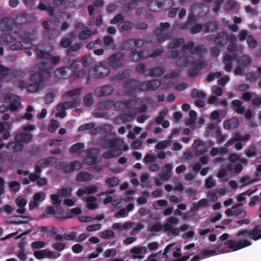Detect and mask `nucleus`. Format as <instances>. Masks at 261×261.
I'll use <instances>...</instances> for the list:
<instances>
[{
  "instance_id": "1",
  "label": "nucleus",
  "mask_w": 261,
  "mask_h": 261,
  "mask_svg": "<svg viewBox=\"0 0 261 261\" xmlns=\"http://www.w3.org/2000/svg\"><path fill=\"white\" fill-rule=\"evenodd\" d=\"M15 19L11 17H5L0 22V28L3 31H9L10 34H3L0 36V43L10 44L12 50H18L23 48L22 41L19 38V35L14 33L18 28Z\"/></svg>"
},
{
  "instance_id": "2",
  "label": "nucleus",
  "mask_w": 261,
  "mask_h": 261,
  "mask_svg": "<svg viewBox=\"0 0 261 261\" xmlns=\"http://www.w3.org/2000/svg\"><path fill=\"white\" fill-rule=\"evenodd\" d=\"M161 85V82L158 80L139 81L134 79H130L123 83V87L125 90L124 93L125 95L133 96L140 92L155 91Z\"/></svg>"
},
{
  "instance_id": "3",
  "label": "nucleus",
  "mask_w": 261,
  "mask_h": 261,
  "mask_svg": "<svg viewBox=\"0 0 261 261\" xmlns=\"http://www.w3.org/2000/svg\"><path fill=\"white\" fill-rule=\"evenodd\" d=\"M46 64L45 62L37 64V71L30 77V81L33 83L28 84L27 87V91L32 93L38 91L41 88L42 83L49 77L50 71Z\"/></svg>"
},
{
  "instance_id": "4",
  "label": "nucleus",
  "mask_w": 261,
  "mask_h": 261,
  "mask_svg": "<svg viewBox=\"0 0 261 261\" xmlns=\"http://www.w3.org/2000/svg\"><path fill=\"white\" fill-rule=\"evenodd\" d=\"M14 19L15 24H18V27L14 33L19 35V38L22 41V43H30L34 40L37 31L34 29L26 30L25 24L29 21L28 15L25 13H21L18 15Z\"/></svg>"
},
{
  "instance_id": "5",
  "label": "nucleus",
  "mask_w": 261,
  "mask_h": 261,
  "mask_svg": "<svg viewBox=\"0 0 261 261\" xmlns=\"http://www.w3.org/2000/svg\"><path fill=\"white\" fill-rule=\"evenodd\" d=\"M236 237L240 239V241L228 240L224 242V245L232 249V251H237L251 245V242L246 240L248 238L251 239L250 230L242 229L237 232Z\"/></svg>"
},
{
  "instance_id": "6",
  "label": "nucleus",
  "mask_w": 261,
  "mask_h": 261,
  "mask_svg": "<svg viewBox=\"0 0 261 261\" xmlns=\"http://www.w3.org/2000/svg\"><path fill=\"white\" fill-rule=\"evenodd\" d=\"M185 44L184 38L173 39L168 44L169 49H174L181 46V50L184 51L189 50L192 55H199L204 53L206 49L202 45H199L195 46V43L191 41L186 45Z\"/></svg>"
},
{
  "instance_id": "7",
  "label": "nucleus",
  "mask_w": 261,
  "mask_h": 261,
  "mask_svg": "<svg viewBox=\"0 0 261 261\" xmlns=\"http://www.w3.org/2000/svg\"><path fill=\"white\" fill-rule=\"evenodd\" d=\"M169 58L176 59V64L180 67H187L190 65L191 60L193 59L191 56L186 55L184 51L171 50L167 54Z\"/></svg>"
},
{
  "instance_id": "8",
  "label": "nucleus",
  "mask_w": 261,
  "mask_h": 261,
  "mask_svg": "<svg viewBox=\"0 0 261 261\" xmlns=\"http://www.w3.org/2000/svg\"><path fill=\"white\" fill-rule=\"evenodd\" d=\"M196 16L193 13H190L185 23L181 24V28L184 30H189L190 33L196 34L200 32L203 28V25L196 23Z\"/></svg>"
},
{
  "instance_id": "9",
  "label": "nucleus",
  "mask_w": 261,
  "mask_h": 261,
  "mask_svg": "<svg viewBox=\"0 0 261 261\" xmlns=\"http://www.w3.org/2000/svg\"><path fill=\"white\" fill-rule=\"evenodd\" d=\"M171 25L168 22H161L160 27L154 31V35L157 37V41L159 43L169 40L171 38V32L169 30Z\"/></svg>"
},
{
  "instance_id": "10",
  "label": "nucleus",
  "mask_w": 261,
  "mask_h": 261,
  "mask_svg": "<svg viewBox=\"0 0 261 261\" xmlns=\"http://www.w3.org/2000/svg\"><path fill=\"white\" fill-rule=\"evenodd\" d=\"M58 169L62 170L64 173H71L74 170L77 171L82 169L83 165L81 162L75 161L68 163L65 161H61L58 163Z\"/></svg>"
},
{
  "instance_id": "11",
  "label": "nucleus",
  "mask_w": 261,
  "mask_h": 261,
  "mask_svg": "<svg viewBox=\"0 0 261 261\" xmlns=\"http://www.w3.org/2000/svg\"><path fill=\"white\" fill-rule=\"evenodd\" d=\"M0 75L3 78L10 77L13 79H17L25 77L26 73L22 70L11 69L1 65H0Z\"/></svg>"
},
{
  "instance_id": "12",
  "label": "nucleus",
  "mask_w": 261,
  "mask_h": 261,
  "mask_svg": "<svg viewBox=\"0 0 261 261\" xmlns=\"http://www.w3.org/2000/svg\"><path fill=\"white\" fill-rule=\"evenodd\" d=\"M124 53L122 52H117L111 55L108 58L109 66L114 68L122 67L124 64Z\"/></svg>"
},
{
  "instance_id": "13",
  "label": "nucleus",
  "mask_w": 261,
  "mask_h": 261,
  "mask_svg": "<svg viewBox=\"0 0 261 261\" xmlns=\"http://www.w3.org/2000/svg\"><path fill=\"white\" fill-rule=\"evenodd\" d=\"M101 145L103 148L111 149L118 147L124 148V146H127L125 144L122 139L118 137L113 139H104L101 141Z\"/></svg>"
},
{
  "instance_id": "14",
  "label": "nucleus",
  "mask_w": 261,
  "mask_h": 261,
  "mask_svg": "<svg viewBox=\"0 0 261 261\" xmlns=\"http://www.w3.org/2000/svg\"><path fill=\"white\" fill-rule=\"evenodd\" d=\"M190 65L192 69L188 70V75L190 77H194L198 74L200 70L204 69L207 66V63L203 60H196L191 62Z\"/></svg>"
},
{
  "instance_id": "15",
  "label": "nucleus",
  "mask_w": 261,
  "mask_h": 261,
  "mask_svg": "<svg viewBox=\"0 0 261 261\" xmlns=\"http://www.w3.org/2000/svg\"><path fill=\"white\" fill-rule=\"evenodd\" d=\"M140 100L137 96L133 97L130 99L124 100L116 103V110L122 111L125 109H130Z\"/></svg>"
},
{
  "instance_id": "16",
  "label": "nucleus",
  "mask_w": 261,
  "mask_h": 261,
  "mask_svg": "<svg viewBox=\"0 0 261 261\" xmlns=\"http://www.w3.org/2000/svg\"><path fill=\"white\" fill-rule=\"evenodd\" d=\"M110 72L111 70L109 68L100 66L92 68L90 70L89 74L91 77L100 79L108 75Z\"/></svg>"
},
{
  "instance_id": "17",
  "label": "nucleus",
  "mask_w": 261,
  "mask_h": 261,
  "mask_svg": "<svg viewBox=\"0 0 261 261\" xmlns=\"http://www.w3.org/2000/svg\"><path fill=\"white\" fill-rule=\"evenodd\" d=\"M37 58L39 59L45 60L49 62L53 65L57 64L60 60V57L59 56L54 57L50 54L42 50H37Z\"/></svg>"
},
{
  "instance_id": "18",
  "label": "nucleus",
  "mask_w": 261,
  "mask_h": 261,
  "mask_svg": "<svg viewBox=\"0 0 261 261\" xmlns=\"http://www.w3.org/2000/svg\"><path fill=\"white\" fill-rule=\"evenodd\" d=\"M94 150L95 149L91 148L83 151V152L86 153V156L84 160V163L85 164L93 165L97 163L98 156L97 154L94 153Z\"/></svg>"
},
{
  "instance_id": "19",
  "label": "nucleus",
  "mask_w": 261,
  "mask_h": 261,
  "mask_svg": "<svg viewBox=\"0 0 261 261\" xmlns=\"http://www.w3.org/2000/svg\"><path fill=\"white\" fill-rule=\"evenodd\" d=\"M128 149V146H124V148L118 147L112 148L107 151H106L103 154V157L106 159H113L120 156L122 154L123 151H127Z\"/></svg>"
},
{
  "instance_id": "20",
  "label": "nucleus",
  "mask_w": 261,
  "mask_h": 261,
  "mask_svg": "<svg viewBox=\"0 0 261 261\" xmlns=\"http://www.w3.org/2000/svg\"><path fill=\"white\" fill-rule=\"evenodd\" d=\"M13 121L0 122V133H4L2 138L7 140L10 137V129L13 125Z\"/></svg>"
},
{
  "instance_id": "21",
  "label": "nucleus",
  "mask_w": 261,
  "mask_h": 261,
  "mask_svg": "<svg viewBox=\"0 0 261 261\" xmlns=\"http://www.w3.org/2000/svg\"><path fill=\"white\" fill-rule=\"evenodd\" d=\"M130 56L133 61L138 62L149 57V53L146 50L138 51L136 49H134L130 51Z\"/></svg>"
},
{
  "instance_id": "22",
  "label": "nucleus",
  "mask_w": 261,
  "mask_h": 261,
  "mask_svg": "<svg viewBox=\"0 0 261 261\" xmlns=\"http://www.w3.org/2000/svg\"><path fill=\"white\" fill-rule=\"evenodd\" d=\"M215 44L218 47H223L229 41V36L227 32L222 31L218 33L216 35Z\"/></svg>"
},
{
  "instance_id": "23",
  "label": "nucleus",
  "mask_w": 261,
  "mask_h": 261,
  "mask_svg": "<svg viewBox=\"0 0 261 261\" xmlns=\"http://www.w3.org/2000/svg\"><path fill=\"white\" fill-rule=\"evenodd\" d=\"M33 138V136L30 133H27L25 132H20L16 133L15 135V141L28 144L32 141Z\"/></svg>"
},
{
  "instance_id": "24",
  "label": "nucleus",
  "mask_w": 261,
  "mask_h": 261,
  "mask_svg": "<svg viewBox=\"0 0 261 261\" xmlns=\"http://www.w3.org/2000/svg\"><path fill=\"white\" fill-rule=\"evenodd\" d=\"M133 119V115L129 112L128 113H123L116 117L114 119V122L116 124H120L131 121Z\"/></svg>"
},
{
  "instance_id": "25",
  "label": "nucleus",
  "mask_w": 261,
  "mask_h": 261,
  "mask_svg": "<svg viewBox=\"0 0 261 261\" xmlns=\"http://www.w3.org/2000/svg\"><path fill=\"white\" fill-rule=\"evenodd\" d=\"M236 55H231L229 54H226L223 59V62L225 64V70L227 72L231 71L232 66V61L233 60H236Z\"/></svg>"
},
{
  "instance_id": "26",
  "label": "nucleus",
  "mask_w": 261,
  "mask_h": 261,
  "mask_svg": "<svg viewBox=\"0 0 261 261\" xmlns=\"http://www.w3.org/2000/svg\"><path fill=\"white\" fill-rule=\"evenodd\" d=\"M114 91L112 86L104 85L96 89V93L98 97L108 96L111 94Z\"/></svg>"
},
{
  "instance_id": "27",
  "label": "nucleus",
  "mask_w": 261,
  "mask_h": 261,
  "mask_svg": "<svg viewBox=\"0 0 261 261\" xmlns=\"http://www.w3.org/2000/svg\"><path fill=\"white\" fill-rule=\"evenodd\" d=\"M130 251L133 254V258L141 259L143 258V256L141 255V253H145L147 252V249L145 247L136 246L132 248Z\"/></svg>"
},
{
  "instance_id": "28",
  "label": "nucleus",
  "mask_w": 261,
  "mask_h": 261,
  "mask_svg": "<svg viewBox=\"0 0 261 261\" xmlns=\"http://www.w3.org/2000/svg\"><path fill=\"white\" fill-rule=\"evenodd\" d=\"M148 74H145L146 76L150 77H159L163 75L165 73V70L161 67H155L147 70Z\"/></svg>"
},
{
  "instance_id": "29",
  "label": "nucleus",
  "mask_w": 261,
  "mask_h": 261,
  "mask_svg": "<svg viewBox=\"0 0 261 261\" xmlns=\"http://www.w3.org/2000/svg\"><path fill=\"white\" fill-rule=\"evenodd\" d=\"M231 108L236 112L240 114H243L245 108L242 107V102L238 99L233 100L231 102Z\"/></svg>"
},
{
  "instance_id": "30",
  "label": "nucleus",
  "mask_w": 261,
  "mask_h": 261,
  "mask_svg": "<svg viewBox=\"0 0 261 261\" xmlns=\"http://www.w3.org/2000/svg\"><path fill=\"white\" fill-rule=\"evenodd\" d=\"M98 108L101 110H109L112 108L116 109V103L112 100H107L99 102L97 105Z\"/></svg>"
},
{
  "instance_id": "31",
  "label": "nucleus",
  "mask_w": 261,
  "mask_h": 261,
  "mask_svg": "<svg viewBox=\"0 0 261 261\" xmlns=\"http://www.w3.org/2000/svg\"><path fill=\"white\" fill-rule=\"evenodd\" d=\"M7 148L15 152H19L22 150L24 145L20 142L16 141L9 142L7 144Z\"/></svg>"
},
{
  "instance_id": "32",
  "label": "nucleus",
  "mask_w": 261,
  "mask_h": 261,
  "mask_svg": "<svg viewBox=\"0 0 261 261\" xmlns=\"http://www.w3.org/2000/svg\"><path fill=\"white\" fill-rule=\"evenodd\" d=\"M94 176L85 171L79 172L76 176V180L80 182H85L92 180Z\"/></svg>"
},
{
  "instance_id": "33",
  "label": "nucleus",
  "mask_w": 261,
  "mask_h": 261,
  "mask_svg": "<svg viewBox=\"0 0 261 261\" xmlns=\"http://www.w3.org/2000/svg\"><path fill=\"white\" fill-rule=\"evenodd\" d=\"M250 231L251 240L256 241L261 239V224L256 225Z\"/></svg>"
},
{
  "instance_id": "34",
  "label": "nucleus",
  "mask_w": 261,
  "mask_h": 261,
  "mask_svg": "<svg viewBox=\"0 0 261 261\" xmlns=\"http://www.w3.org/2000/svg\"><path fill=\"white\" fill-rule=\"evenodd\" d=\"M96 33V32H92L88 27H86L85 29L80 32L78 37L80 40H85L90 38L92 35H95Z\"/></svg>"
},
{
  "instance_id": "35",
  "label": "nucleus",
  "mask_w": 261,
  "mask_h": 261,
  "mask_svg": "<svg viewBox=\"0 0 261 261\" xmlns=\"http://www.w3.org/2000/svg\"><path fill=\"white\" fill-rule=\"evenodd\" d=\"M239 125V120L237 118H232L224 123V127L225 129H231L237 127Z\"/></svg>"
},
{
  "instance_id": "36",
  "label": "nucleus",
  "mask_w": 261,
  "mask_h": 261,
  "mask_svg": "<svg viewBox=\"0 0 261 261\" xmlns=\"http://www.w3.org/2000/svg\"><path fill=\"white\" fill-rule=\"evenodd\" d=\"M70 70L68 67H62L58 68L55 71V75L58 79H67L68 76V71Z\"/></svg>"
},
{
  "instance_id": "37",
  "label": "nucleus",
  "mask_w": 261,
  "mask_h": 261,
  "mask_svg": "<svg viewBox=\"0 0 261 261\" xmlns=\"http://www.w3.org/2000/svg\"><path fill=\"white\" fill-rule=\"evenodd\" d=\"M219 28V25L216 21H210L203 25V32L205 33L213 32Z\"/></svg>"
},
{
  "instance_id": "38",
  "label": "nucleus",
  "mask_w": 261,
  "mask_h": 261,
  "mask_svg": "<svg viewBox=\"0 0 261 261\" xmlns=\"http://www.w3.org/2000/svg\"><path fill=\"white\" fill-rule=\"evenodd\" d=\"M37 9L42 10V11H47L48 15L50 16H54L55 15L56 9L54 7H47L45 4L42 3H40L37 6Z\"/></svg>"
},
{
  "instance_id": "39",
  "label": "nucleus",
  "mask_w": 261,
  "mask_h": 261,
  "mask_svg": "<svg viewBox=\"0 0 261 261\" xmlns=\"http://www.w3.org/2000/svg\"><path fill=\"white\" fill-rule=\"evenodd\" d=\"M81 62L84 67H89L93 66L94 63V60L90 55H86L82 58Z\"/></svg>"
},
{
  "instance_id": "40",
  "label": "nucleus",
  "mask_w": 261,
  "mask_h": 261,
  "mask_svg": "<svg viewBox=\"0 0 261 261\" xmlns=\"http://www.w3.org/2000/svg\"><path fill=\"white\" fill-rule=\"evenodd\" d=\"M59 34V31L56 29H50L45 33H43V37L48 39H54L57 38Z\"/></svg>"
},
{
  "instance_id": "41",
  "label": "nucleus",
  "mask_w": 261,
  "mask_h": 261,
  "mask_svg": "<svg viewBox=\"0 0 261 261\" xmlns=\"http://www.w3.org/2000/svg\"><path fill=\"white\" fill-rule=\"evenodd\" d=\"M65 106V109H71L77 107L81 102V99L79 97H74L71 101L63 102Z\"/></svg>"
},
{
  "instance_id": "42",
  "label": "nucleus",
  "mask_w": 261,
  "mask_h": 261,
  "mask_svg": "<svg viewBox=\"0 0 261 261\" xmlns=\"http://www.w3.org/2000/svg\"><path fill=\"white\" fill-rule=\"evenodd\" d=\"M151 1L149 3L148 5V8L151 11H156L157 9L155 8H154V6L156 7L157 9H161L163 6V4L161 1H153L150 0Z\"/></svg>"
},
{
  "instance_id": "43",
  "label": "nucleus",
  "mask_w": 261,
  "mask_h": 261,
  "mask_svg": "<svg viewBox=\"0 0 261 261\" xmlns=\"http://www.w3.org/2000/svg\"><path fill=\"white\" fill-rule=\"evenodd\" d=\"M40 161L46 167L53 166L57 161V159L55 156H50L40 159Z\"/></svg>"
},
{
  "instance_id": "44",
  "label": "nucleus",
  "mask_w": 261,
  "mask_h": 261,
  "mask_svg": "<svg viewBox=\"0 0 261 261\" xmlns=\"http://www.w3.org/2000/svg\"><path fill=\"white\" fill-rule=\"evenodd\" d=\"M84 147L85 144L83 143H76L70 147L69 152L71 154L76 153L80 151Z\"/></svg>"
},
{
  "instance_id": "45",
  "label": "nucleus",
  "mask_w": 261,
  "mask_h": 261,
  "mask_svg": "<svg viewBox=\"0 0 261 261\" xmlns=\"http://www.w3.org/2000/svg\"><path fill=\"white\" fill-rule=\"evenodd\" d=\"M245 152L246 155L249 158L256 156L257 150L255 145L254 144H251L245 150Z\"/></svg>"
},
{
  "instance_id": "46",
  "label": "nucleus",
  "mask_w": 261,
  "mask_h": 261,
  "mask_svg": "<svg viewBox=\"0 0 261 261\" xmlns=\"http://www.w3.org/2000/svg\"><path fill=\"white\" fill-rule=\"evenodd\" d=\"M20 105V98L17 96L10 102L9 108L11 111L15 112L18 110Z\"/></svg>"
},
{
  "instance_id": "47",
  "label": "nucleus",
  "mask_w": 261,
  "mask_h": 261,
  "mask_svg": "<svg viewBox=\"0 0 261 261\" xmlns=\"http://www.w3.org/2000/svg\"><path fill=\"white\" fill-rule=\"evenodd\" d=\"M96 198L94 196L87 197L86 201L87 202V207L90 210H95L98 208V205L93 202L96 201Z\"/></svg>"
},
{
  "instance_id": "48",
  "label": "nucleus",
  "mask_w": 261,
  "mask_h": 261,
  "mask_svg": "<svg viewBox=\"0 0 261 261\" xmlns=\"http://www.w3.org/2000/svg\"><path fill=\"white\" fill-rule=\"evenodd\" d=\"M119 182V179L115 176L108 178L105 181L109 187H115L118 185Z\"/></svg>"
},
{
  "instance_id": "49",
  "label": "nucleus",
  "mask_w": 261,
  "mask_h": 261,
  "mask_svg": "<svg viewBox=\"0 0 261 261\" xmlns=\"http://www.w3.org/2000/svg\"><path fill=\"white\" fill-rule=\"evenodd\" d=\"M238 62L244 67H247L251 63V58L246 55L242 56L238 60Z\"/></svg>"
},
{
  "instance_id": "50",
  "label": "nucleus",
  "mask_w": 261,
  "mask_h": 261,
  "mask_svg": "<svg viewBox=\"0 0 261 261\" xmlns=\"http://www.w3.org/2000/svg\"><path fill=\"white\" fill-rule=\"evenodd\" d=\"M205 94L202 91L198 90L197 89H193L191 93V96L193 98H204L205 97Z\"/></svg>"
},
{
  "instance_id": "51",
  "label": "nucleus",
  "mask_w": 261,
  "mask_h": 261,
  "mask_svg": "<svg viewBox=\"0 0 261 261\" xmlns=\"http://www.w3.org/2000/svg\"><path fill=\"white\" fill-rule=\"evenodd\" d=\"M81 45L79 44H75L72 46L70 45L67 50L66 55L68 57L74 56V53L79 51Z\"/></svg>"
},
{
  "instance_id": "52",
  "label": "nucleus",
  "mask_w": 261,
  "mask_h": 261,
  "mask_svg": "<svg viewBox=\"0 0 261 261\" xmlns=\"http://www.w3.org/2000/svg\"><path fill=\"white\" fill-rule=\"evenodd\" d=\"M72 189L70 188H61L58 191V194L61 197H68L71 196Z\"/></svg>"
},
{
  "instance_id": "53",
  "label": "nucleus",
  "mask_w": 261,
  "mask_h": 261,
  "mask_svg": "<svg viewBox=\"0 0 261 261\" xmlns=\"http://www.w3.org/2000/svg\"><path fill=\"white\" fill-rule=\"evenodd\" d=\"M216 254V251L214 250L204 249L199 252V255L203 258H205L208 256H213Z\"/></svg>"
},
{
  "instance_id": "54",
  "label": "nucleus",
  "mask_w": 261,
  "mask_h": 261,
  "mask_svg": "<svg viewBox=\"0 0 261 261\" xmlns=\"http://www.w3.org/2000/svg\"><path fill=\"white\" fill-rule=\"evenodd\" d=\"M134 46L133 39H130L124 41L122 44V49L124 50L133 49Z\"/></svg>"
},
{
  "instance_id": "55",
  "label": "nucleus",
  "mask_w": 261,
  "mask_h": 261,
  "mask_svg": "<svg viewBox=\"0 0 261 261\" xmlns=\"http://www.w3.org/2000/svg\"><path fill=\"white\" fill-rule=\"evenodd\" d=\"M215 137L217 138V142L219 143L224 142L227 138L225 135L222 134L221 130L220 128H217L215 132Z\"/></svg>"
},
{
  "instance_id": "56",
  "label": "nucleus",
  "mask_w": 261,
  "mask_h": 261,
  "mask_svg": "<svg viewBox=\"0 0 261 261\" xmlns=\"http://www.w3.org/2000/svg\"><path fill=\"white\" fill-rule=\"evenodd\" d=\"M134 26V23L130 21H123L120 30L122 32L128 31L132 30Z\"/></svg>"
},
{
  "instance_id": "57",
  "label": "nucleus",
  "mask_w": 261,
  "mask_h": 261,
  "mask_svg": "<svg viewBox=\"0 0 261 261\" xmlns=\"http://www.w3.org/2000/svg\"><path fill=\"white\" fill-rule=\"evenodd\" d=\"M65 17H66V19H68L71 17V15L70 13L66 14V13H58L55 16V22L56 23H59L61 22L60 19H63Z\"/></svg>"
},
{
  "instance_id": "58",
  "label": "nucleus",
  "mask_w": 261,
  "mask_h": 261,
  "mask_svg": "<svg viewBox=\"0 0 261 261\" xmlns=\"http://www.w3.org/2000/svg\"><path fill=\"white\" fill-rule=\"evenodd\" d=\"M82 88H76L73 90H69L66 92L65 96L66 97H73L74 96L79 95L81 94Z\"/></svg>"
},
{
  "instance_id": "59",
  "label": "nucleus",
  "mask_w": 261,
  "mask_h": 261,
  "mask_svg": "<svg viewBox=\"0 0 261 261\" xmlns=\"http://www.w3.org/2000/svg\"><path fill=\"white\" fill-rule=\"evenodd\" d=\"M95 125V123L94 122H90L88 123H86L84 124H83L78 128V131L79 132H82L86 130H88L90 129H92L94 127Z\"/></svg>"
},
{
  "instance_id": "60",
  "label": "nucleus",
  "mask_w": 261,
  "mask_h": 261,
  "mask_svg": "<svg viewBox=\"0 0 261 261\" xmlns=\"http://www.w3.org/2000/svg\"><path fill=\"white\" fill-rule=\"evenodd\" d=\"M247 42L249 47L251 48H254L257 45L256 41L252 35L248 36L247 37Z\"/></svg>"
},
{
  "instance_id": "61",
  "label": "nucleus",
  "mask_w": 261,
  "mask_h": 261,
  "mask_svg": "<svg viewBox=\"0 0 261 261\" xmlns=\"http://www.w3.org/2000/svg\"><path fill=\"white\" fill-rule=\"evenodd\" d=\"M83 101L86 106L90 107L93 103V98L90 94H88L84 97Z\"/></svg>"
},
{
  "instance_id": "62",
  "label": "nucleus",
  "mask_w": 261,
  "mask_h": 261,
  "mask_svg": "<svg viewBox=\"0 0 261 261\" xmlns=\"http://www.w3.org/2000/svg\"><path fill=\"white\" fill-rule=\"evenodd\" d=\"M222 76L221 72L217 71L213 73H210L207 76L206 80L208 82H212L216 79H219Z\"/></svg>"
},
{
  "instance_id": "63",
  "label": "nucleus",
  "mask_w": 261,
  "mask_h": 261,
  "mask_svg": "<svg viewBox=\"0 0 261 261\" xmlns=\"http://www.w3.org/2000/svg\"><path fill=\"white\" fill-rule=\"evenodd\" d=\"M59 127V123L58 121L56 120H54L51 121L50 124L48 126V130L50 133H54L57 130V129Z\"/></svg>"
},
{
  "instance_id": "64",
  "label": "nucleus",
  "mask_w": 261,
  "mask_h": 261,
  "mask_svg": "<svg viewBox=\"0 0 261 261\" xmlns=\"http://www.w3.org/2000/svg\"><path fill=\"white\" fill-rule=\"evenodd\" d=\"M52 247L56 250L61 252L65 249L66 245L62 243L57 242L52 244Z\"/></svg>"
}]
</instances>
